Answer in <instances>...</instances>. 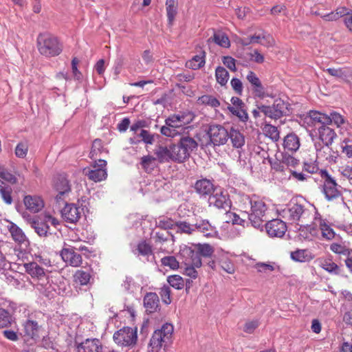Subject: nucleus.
I'll use <instances>...</instances> for the list:
<instances>
[{"mask_svg": "<svg viewBox=\"0 0 352 352\" xmlns=\"http://www.w3.org/2000/svg\"><path fill=\"white\" fill-rule=\"evenodd\" d=\"M240 202L244 206V208L250 206V210L248 214L252 226L263 231L264 223L267 221V207L265 203L255 195L250 196L245 194L240 196Z\"/></svg>", "mask_w": 352, "mask_h": 352, "instance_id": "1", "label": "nucleus"}, {"mask_svg": "<svg viewBox=\"0 0 352 352\" xmlns=\"http://www.w3.org/2000/svg\"><path fill=\"white\" fill-rule=\"evenodd\" d=\"M37 47L40 54L46 57L56 56L63 51L62 44L57 37L49 33H42L38 36Z\"/></svg>", "mask_w": 352, "mask_h": 352, "instance_id": "2", "label": "nucleus"}, {"mask_svg": "<svg viewBox=\"0 0 352 352\" xmlns=\"http://www.w3.org/2000/svg\"><path fill=\"white\" fill-rule=\"evenodd\" d=\"M173 326L170 323L164 324L159 329L155 330L148 344V352H159L164 344L168 342L173 333Z\"/></svg>", "mask_w": 352, "mask_h": 352, "instance_id": "3", "label": "nucleus"}, {"mask_svg": "<svg viewBox=\"0 0 352 352\" xmlns=\"http://www.w3.org/2000/svg\"><path fill=\"white\" fill-rule=\"evenodd\" d=\"M214 251V248L210 244H198L196 251L191 248L185 247L180 251V255L192 258V264L197 268H199L202 265L201 256L210 258L213 254Z\"/></svg>", "mask_w": 352, "mask_h": 352, "instance_id": "4", "label": "nucleus"}, {"mask_svg": "<svg viewBox=\"0 0 352 352\" xmlns=\"http://www.w3.org/2000/svg\"><path fill=\"white\" fill-rule=\"evenodd\" d=\"M319 174L322 180L323 193L328 201L333 200L341 195L339 186L335 179L332 177L327 170H320Z\"/></svg>", "mask_w": 352, "mask_h": 352, "instance_id": "5", "label": "nucleus"}, {"mask_svg": "<svg viewBox=\"0 0 352 352\" xmlns=\"http://www.w3.org/2000/svg\"><path fill=\"white\" fill-rule=\"evenodd\" d=\"M107 162L104 160H95L90 167L83 168V174L88 177L90 180L99 182L105 179L107 177Z\"/></svg>", "mask_w": 352, "mask_h": 352, "instance_id": "6", "label": "nucleus"}, {"mask_svg": "<svg viewBox=\"0 0 352 352\" xmlns=\"http://www.w3.org/2000/svg\"><path fill=\"white\" fill-rule=\"evenodd\" d=\"M137 329L126 327L113 334V340L119 345L133 346L137 342Z\"/></svg>", "mask_w": 352, "mask_h": 352, "instance_id": "7", "label": "nucleus"}, {"mask_svg": "<svg viewBox=\"0 0 352 352\" xmlns=\"http://www.w3.org/2000/svg\"><path fill=\"white\" fill-rule=\"evenodd\" d=\"M54 189L57 192L55 197L56 203L59 207L65 201L71 192L72 187L69 181L64 175H59L54 182Z\"/></svg>", "mask_w": 352, "mask_h": 352, "instance_id": "8", "label": "nucleus"}, {"mask_svg": "<svg viewBox=\"0 0 352 352\" xmlns=\"http://www.w3.org/2000/svg\"><path fill=\"white\" fill-rule=\"evenodd\" d=\"M64 207L60 210L61 217L69 223L76 224L81 217L83 209L77 206L75 204H68L66 200L61 206Z\"/></svg>", "mask_w": 352, "mask_h": 352, "instance_id": "9", "label": "nucleus"}, {"mask_svg": "<svg viewBox=\"0 0 352 352\" xmlns=\"http://www.w3.org/2000/svg\"><path fill=\"white\" fill-rule=\"evenodd\" d=\"M208 203L210 206H213L218 209H222L225 211L229 210L231 207V201L228 194L221 189H216L210 195Z\"/></svg>", "mask_w": 352, "mask_h": 352, "instance_id": "10", "label": "nucleus"}, {"mask_svg": "<svg viewBox=\"0 0 352 352\" xmlns=\"http://www.w3.org/2000/svg\"><path fill=\"white\" fill-rule=\"evenodd\" d=\"M208 134L210 142L214 146H220L225 144L228 140V131L220 124L210 125Z\"/></svg>", "mask_w": 352, "mask_h": 352, "instance_id": "11", "label": "nucleus"}, {"mask_svg": "<svg viewBox=\"0 0 352 352\" xmlns=\"http://www.w3.org/2000/svg\"><path fill=\"white\" fill-rule=\"evenodd\" d=\"M74 345L76 352H103L104 349L101 341L98 338H87L81 342L75 340Z\"/></svg>", "mask_w": 352, "mask_h": 352, "instance_id": "12", "label": "nucleus"}, {"mask_svg": "<svg viewBox=\"0 0 352 352\" xmlns=\"http://www.w3.org/2000/svg\"><path fill=\"white\" fill-rule=\"evenodd\" d=\"M266 232L270 237H283L287 231L286 223L279 219H274L264 224Z\"/></svg>", "mask_w": 352, "mask_h": 352, "instance_id": "13", "label": "nucleus"}, {"mask_svg": "<svg viewBox=\"0 0 352 352\" xmlns=\"http://www.w3.org/2000/svg\"><path fill=\"white\" fill-rule=\"evenodd\" d=\"M304 206L298 203H290L287 208L283 210V217L292 221H299L305 213Z\"/></svg>", "mask_w": 352, "mask_h": 352, "instance_id": "14", "label": "nucleus"}, {"mask_svg": "<svg viewBox=\"0 0 352 352\" xmlns=\"http://www.w3.org/2000/svg\"><path fill=\"white\" fill-rule=\"evenodd\" d=\"M246 79L250 83L252 90L256 97L263 98L266 96L264 86L254 72L250 71L246 76Z\"/></svg>", "mask_w": 352, "mask_h": 352, "instance_id": "15", "label": "nucleus"}, {"mask_svg": "<svg viewBox=\"0 0 352 352\" xmlns=\"http://www.w3.org/2000/svg\"><path fill=\"white\" fill-rule=\"evenodd\" d=\"M63 260L72 267H78L82 264V256L71 247L63 248L60 252Z\"/></svg>", "mask_w": 352, "mask_h": 352, "instance_id": "16", "label": "nucleus"}, {"mask_svg": "<svg viewBox=\"0 0 352 352\" xmlns=\"http://www.w3.org/2000/svg\"><path fill=\"white\" fill-rule=\"evenodd\" d=\"M193 230L194 232L197 231L208 237L213 236L217 234L216 228L207 219H197L195 223H193Z\"/></svg>", "mask_w": 352, "mask_h": 352, "instance_id": "17", "label": "nucleus"}, {"mask_svg": "<svg viewBox=\"0 0 352 352\" xmlns=\"http://www.w3.org/2000/svg\"><path fill=\"white\" fill-rule=\"evenodd\" d=\"M319 138L325 145L326 148L329 151L331 150L329 146L333 142V140L337 137L336 132L329 126L325 125H320L318 128Z\"/></svg>", "mask_w": 352, "mask_h": 352, "instance_id": "18", "label": "nucleus"}, {"mask_svg": "<svg viewBox=\"0 0 352 352\" xmlns=\"http://www.w3.org/2000/svg\"><path fill=\"white\" fill-rule=\"evenodd\" d=\"M241 43L243 46L249 45L251 43H260L264 46H272L274 44V39L270 34L263 33L261 35H253L243 38Z\"/></svg>", "mask_w": 352, "mask_h": 352, "instance_id": "19", "label": "nucleus"}, {"mask_svg": "<svg viewBox=\"0 0 352 352\" xmlns=\"http://www.w3.org/2000/svg\"><path fill=\"white\" fill-rule=\"evenodd\" d=\"M27 220L39 236L46 237L48 234H51L49 231L50 226L47 222L38 221L37 219L32 218L29 215H28Z\"/></svg>", "mask_w": 352, "mask_h": 352, "instance_id": "20", "label": "nucleus"}, {"mask_svg": "<svg viewBox=\"0 0 352 352\" xmlns=\"http://www.w3.org/2000/svg\"><path fill=\"white\" fill-rule=\"evenodd\" d=\"M194 188L195 191L201 196L211 195L216 190L212 182L207 179H202L195 182Z\"/></svg>", "mask_w": 352, "mask_h": 352, "instance_id": "21", "label": "nucleus"}, {"mask_svg": "<svg viewBox=\"0 0 352 352\" xmlns=\"http://www.w3.org/2000/svg\"><path fill=\"white\" fill-rule=\"evenodd\" d=\"M23 336L36 340L38 338L39 326L37 322L27 320L23 324Z\"/></svg>", "mask_w": 352, "mask_h": 352, "instance_id": "22", "label": "nucleus"}, {"mask_svg": "<svg viewBox=\"0 0 352 352\" xmlns=\"http://www.w3.org/2000/svg\"><path fill=\"white\" fill-rule=\"evenodd\" d=\"M144 306L150 314L155 312L160 306V299L156 293L148 292L144 297Z\"/></svg>", "mask_w": 352, "mask_h": 352, "instance_id": "23", "label": "nucleus"}, {"mask_svg": "<svg viewBox=\"0 0 352 352\" xmlns=\"http://www.w3.org/2000/svg\"><path fill=\"white\" fill-rule=\"evenodd\" d=\"M23 201L27 209L33 212H39L44 206L43 200L38 196L27 195Z\"/></svg>", "mask_w": 352, "mask_h": 352, "instance_id": "24", "label": "nucleus"}, {"mask_svg": "<svg viewBox=\"0 0 352 352\" xmlns=\"http://www.w3.org/2000/svg\"><path fill=\"white\" fill-rule=\"evenodd\" d=\"M166 125L179 129L180 132L184 131V126L188 122L185 121L184 114H173L165 120Z\"/></svg>", "mask_w": 352, "mask_h": 352, "instance_id": "25", "label": "nucleus"}, {"mask_svg": "<svg viewBox=\"0 0 352 352\" xmlns=\"http://www.w3.org/2000/svg\"><path fill=\"white\" fill-rule=\"evenodd\" d=\"M228 133V139L230 138L233 147L239 148L245 144V137L238 129L231 127Z\"/></svg>", "mask_w": 352, "mask_h": 352, "instance_id": "26", "label": "nucleus"}, {"mask_svg": "<svg viewBox=\"0 0 352 352\" xmlns=\"http://www.w3.org/2000/svg\"><path fill=\"white\" fill-rule=\"evenodd\" d=\"M25 272L32 278L41 279L45 276L44 269L36 262H30L23 265Z\"/></svg>", "mask_w": 352, "mask_h": 352, "instance_id": "27", "label": "nucleus"}, {"mask_svg": "<svg viewBox=\"0 0 352 352\" xmlns=\"http://www.w3.org/2000/svg\"><path fill=\"white\" fill-rule=\"evenodd\" d=\"M12 239L18 243H23L27 241V237L23 230L15 223L9 222L7 226Z\"/></svg>", "mask_w": 352, "mask_h": 352, "instance_id": "28", "label": "nucleus"}, {"mask_svg": "<svg viewBox=\"0 0 352 352\" xmlns=\"http://www.w3.org/2000/svg\"><path fill=\"white\" fill-rule=\"evenodd\" d=\"M283 146L285 150L296 152L300 147L298 137L294 133L287 134L284 138Z\"/></svg>", "mask_w": 352, "mask_h": 352, "instance_id": "29", "label": "nucleus"}, {"mask_svg": "<svg viewBox=\"0 0 352 352\" xmlns=\"http://www.w3.org/2000/svg\"><path fill=\"white\" fill-rule=\"evenodd\" d=\"M170 150L172 161L173 162L182 163L189 158L188 155L183 149V147L180 146V143L179 142L176 144L171 145Z\"/></svg>", "mask_w": 352, "mask_h": 352, "instance_id": "30", "label": "nucleus"}, {"mask_svg": "<svg viewBox=\"0 0 352 352\" xmlns=\"http://www.w3.org/2000/svg\"><path fill=\"white\" fill-rule=\"evenodd\" d=\"M141 141L146 144H152L154 142V135L145 129H141L140 134L129 139L131 144H138Z\"/></svg>", "mask_w": 352, "mask_h": 352, "instance_id": "31", "label": "nucleus"}, {"mask_svg": "<svg viewBox=\"0 0 352 352\" xmlns=\"http://www.w3.org/2000/svg\"><path fill=\"white\" fill-rule=\"evenodd\" d=\"M179 142L188 157H190V153L198 147L197 142L190 136L185 135L181 137Z\"/></svg>", "mask_w": 352, "mask_h": 352, "instance_id": "32", "label": "nucleus"}, {"mask_svg": "<svg viewBox=\"0 0 352 352\" xmlns=\"http://www.w3.org/2000/svg\"><path fill=\"white\" fill-rule=\"evenodd\" d=\"M206 52L204 50H201L199 54L194 56L190 60L186 63V67L196 70L198 69L205 65L206 60Z\"/></svg>", "mask_w": 352, "mask_h": 352, "instance_id": "33", "label": "nucleus"}, {"mask_svg": "<svg viewBox=\"0 0 352 352\" xmlns=\"http://www.w3.org/2000/svg\"><path fill=\"white\" fill-rule=\"evenodd\" d=\"M212 42L225 48H228L230 45V40L227 35L221 32H214L213 35L207 40L208 44Z\"/></svg>", "mask_w": 352, "mask_h": 352, "instance_id": "34", "label": "nucleus"}, {"mask_svg": "<svg viewBox=\"0 0 352 352\" xmlns=\"http://www.w3.org/2000/svg\"><path fill=\"white\" fill-rule=\"evenodd\" d=\"M170 151V146H169V148L166 146H159L154 150V154L156 155L155 158L160 163L172 161V155Z\"/></svg>", "mask_w": 352, "mask_h": 352, "instance_id": "35", "label": "nucleus"}, {"mask_svg": "<svg viewBox=\"0 0 352 352\" xmlns=\"http://www.w3.org/2000/svg\"><path fill=\"white\" fill-rule=\"evenodd\" d=\"M151 238L156 245H162L165 243L172 241L173 235L168 231H159L152 234ZM160 249H162L160 246Z\"/></svg>", "mask_w": 352, "mask_h": 352, "instance_id": "36", "label": "nucleus"}, {"mask_svg": "<svg viewBox=\"0 0 352 352\" xmlns=\"http://www.w3.org/2000/svg\"><path fill=\"white\" fill-rule=\"evenodd\" d=\"M320 266L330 274L334 275H339L341 274L340 267L331 259L320 260Z\"/></svg>", "mask_w": 352, "mask_h": 352, "instance_id": "37", "label": "nucleus"}, {"mask_svg": "<svg viewBox=\"0 0 352 352\" xmlns=\"http://www.w3.org/2000/svg\"><path fill=\"white\" fill-rule=\"evenodd\" d=\"M272 105L275 108V112L277 116L281 118L283 116H286L289 112V104L285 102L281 98H277L274 101Z\"/></svg>", "mask_w": 352, "mask_h": 352, "instance_id": "38", "label": "nucleus"}, {"mask_svg": "<svg viewBox=\"0 0 352 352\" xmlns=\"http://www.w3.org/2000/svg\"><path fill=\"white\" fill-rule=\"evenodd\" d=\"M14 320L12 314L10 311L3 308H0V328L10 326Z\"/></svg>", "mask_w": 352, "mask_h": 352, "instance_id": "39", "label": "nucleus"}, {"mask_svg": "<svg viewBox=\"0 0 352 352\" xmlns=\"http://www.w3.org/2000/svg\"><path fill=\"white\" fill-rule=\"evenodd\" d=\"M133 252L143 256H148L153 254L152 247L144 240L138 243Z\"/></svg>", "mask_w": 352, "mask_h": 352, "instance_id": "40", "label": "nucleus"}, {"mask_svg": "<svg viewBox=\"0 0 352 352\" xmlns=\"http://www.w3.org/2000/svg\"><path fill=\"white\" fill-rule=\"evenodd\" d=\"M157 159L151 155L143 156L141 158L140 164L142 168L147 173L152 172L156 167L155 161Z\"/></svg>", "mask_w": 352, "mask_h": 352, "instance_id": "41", "label": "nucleus"}, {"mask_svg": "<svg viewBox=\"0 0 352 352\" xmlns=\"http://www.w3.org/2000/svg\"><path fill=\"white\" fill-rule=\"evenodd\" d=\"M309 119L313 120L315 122L320 124V125H325L330 124L329 118L327 117V115L324 113H322L319 111H310L309 113Z\"/></svg>", "mask_w": 352, "mask_h": 352, "instance_id": "42", "label": "nucleus"}, {"mask_svg": "<svg viewBox=\"0 0 352 352\" xmlns=\"http://www.w3.org/2000/svg\"><path fill=\"white\" fill-rule=\"evenodd\" d=\"M176 221L166 217H160L155 221L157 228H162L166 231L167 230L173 229L175 227Z\"/></svg>", "mask_w": 352, "mask_h": 352, "instance_id": "43", "label": "nucleus"}, {"mask_svg": "<svg viewBox=\"0 0 352 352\" xmlns=\"http://www.w3.org/2000/svg\"><path fill=\"white\" fill-rule=\"evenodd\" d=\"M186 259L184 261L185 267H184V274L192 278H196L198 276V272L195 270L197 267L192 263V258L190 257H185Z\"/></svg>", "mask_w": 352, "mask_h": 352, "instance_id": "44", "label": "nucleus"}, {"mask_svg": "<svg viewBox=\"0 0 352 352\" xmlns=\"http://www.w3.org/2000/svg\"><path fill=\"white\" fill-rule=\"evenodd\" d=\"M215 77L217 81L221 86H224L229 79V73L224 67L219 66L215 69Z\"/></svg>", "mask_w": 352, "mask_h": 352, "instance_id": "45", "label": "nucleus"}, {"mask_svg": "<svg viewBox=\"0 0 352 352\" xmlns=\"http://www.w3.org/2000/svg\"><path fill=\"white\" fill-rule=\"evenodd\" d=\"M74 278L76 283L81 285H87L89 283L91 275L88 272L78 270L75 272Z\"/></svg>", "mask_w": 352, "mask_h": 352, "instance_id": "46", "label": "nucleus"}, {"mask_svg": "<svg viewBox=\"0 0 352 352\" xmlns=\"http://www.w3.org/2000/svg\"><path fill=\"white\" fill-rule=\"evenodd\" d=\"M175 227H177V232L184 233L187 234H192L194 233L193 223L186 221H176Z\"/></svg>", "mask_w": 352, "mask_h": 352, "instance_id": "47", "label": "nucleus"}, {"mask_svg": "<svg viewBox=\"0 0 352 352\" xmlns=\"http://www.w3.org/2000/svg\"><path fill=\"white\" fill-rule=\"evenodd\" d=\"M326 72L332 76L345 78L346 77H352V72L342 68H328Z\"/></svg>", "mask_w": 352, "mask_h": 352, "instance_id": "48", "label": "nucleus"}, {"mask_svg": "<svg viewBox=\"0 0 352 352\" xmlns=\"http://www.w3.org/2000/svg\"><path fill=\"white\" fill-rule=\"evenodd\" d=\"M320 228L322 232V236L328 239L331 240L334 238L335 232L325 222L324 220H320Z\"/></svg>", "mask_w": 352, "mask_h": 352, "instance_id": "49", "label": "nucleus"}, {"mask_svg": "<svg viewBox=\"0 0 352 352\" xmlns=\"http://www.w3.org/2000/svg\"><path fill=\"white\" fill-rule=\"evenodd\" d=\"M167 281L171 287L177 289H182L185 285L184 279L179 275L169 276L167 278Z\"/></svg>", "mask_w": 352, "mask_h": 352, "instance_id": "50", "label": "nucleus"}, {"mask_svg": "<svg viewBox=\"0 0 352 352\" xmlns=\"http://www.w3.org/2000/svg\"><path fill=\"white\" fill-rule=\"evenodd\" d=\"M291 258L298 262H305L311 259L308 252L305 250H298L291 253Z\"/></svg>", "mask_w": 352, "mask_h": 352, "instance_id": "51", "label": "nucleus"}, {"mask_svg": "<svg viewBox=\"0 0 352 352\" xmlns=\"http://www.w3.org/2000/svg\"><path fill=\"white\" fill-rule=\"evenodd\" d=\"M282 160L283 164H285L287 169H289L291 172L290 168H294L296 165L298 164V160L290 155L289 154L285 153L282 154Z\"/></svg>", "mask_w": 352, "mask_h": 352, "instance_id": "52", "label": "nucleus"}, {"mask_svg": "<svg viewBox=\"0 0 352 352\" xmlns=\"http://www.w3.org/2000/svg\"><path fill=\"white\" fill-rule=\"evenodd\" d=\"M163 265L169 267L171 270H177L179 267V263L173 256H168L161 259Z\"/></svg>", "mask_w": 352, "mask_h": 352, "instance_id": "53", "label": "nucleus"}, {"mask_svg": "<svg viewBox=\"0 0 352 352\" xmlns=\"http://www.w3.org/2000/svg\"><path fill=\"white\" fill-rule=\"evenodd\" d=\"M102 148V141L99 139H96L92 144L91 150L89 153L90 158L96 160L98 155L101 153Z\"/></svg>", "mask_w": 352, "mask_h": 352, "instance_id": "54", "label": "nucleus"}, {"mask_svg": "<svg viewBox=\"0 0 352 352\" xmlns=\"http://www.w3.org/2000/svg\"><path fill=\"white\" fill-rule=\"evenodd\" d=\"M258 109L261 111V112L263 113L265 116H267L274 120L280 118L279 116H276V113L275 112L276 109L273 105H261L258 107Z\"/></svg>", "mask_w": 352, "mask_h": 352, "instance_id": "55", "label": "nucleus"}, {"mask_svg": "<svg viewBox=\"0 0 352 352\" xmlns=\"http://www.w3.org/2000/svg\"><path fill=\"white\" fill-rule=\"evenodd\" d=\"M160 133L164 136L174 138L180 134L182 132H180L179 129H177L174 127H170L165 124V125L160 128Z\"/></svg>", "mask_w": 352, "mask_h": 352, "instance_id": "56", "label": "nucleus"}, {"mask_svg": "<svg viewBox=\"0 0 352 352\" xmlns=\"http://www.w3.org/2000/svg\"><path fill=\"white\" fill-rule=\"evenodd\" d=\"M265 131L266 135L273 141L276 142L279 139V131L277 127L272 124H267L265 126Z\"/></svg>", "mask_w": 352, "mask_h": 352, "instance_id": "57", "label": "nucleus"}, {"mask_svg": "<svg viewBox=\"0 0 352 352\" xmlns=\"http://www.w3.org/2000/svg\"><path fill=\"white\" fill-rule=\"evenodd\" d=\"M199 100L203 104L212 107H217L220 105L219 101L215 97L210 95H204L201 96Z\"/></svg>", "mask_w": 352, "mask_h": 352, "instance_id": "58", "label": "nucleus"}, {"mask_svg": "<svg viewBox=\"0 0 352 352\" xmlns=\"http://www.w3.org/2000/svg\"><path fill=\"white\" fill-rule=\"evenodd\" d=\"M28 151V143L26 142H21L16 145L15 154L18 157L23 158L26 156Z\"/></svg>", "mask_w": 352, "mask_h": 352, "instance_id": "59", "label": "nucleus"}, {"mask_svg": "<svg viewBox=\"0 0 352 352\" xmlns=\"http://www.w3.org/2000/svg\"><path fill=\"white\" fill-rule=\"evenodd\" d=\"M160 294L164 303L166 305L170 304V289L168 285H164L160 289Z\"/></svg>", "mask_w": 352, "mask_h": 352, "instance_id": "60", "label": "nucleus"}, {"mask_svg": "<svg viewBox=\"0 0 352 352\" xmlns=\"http://www.w3.org/2000/svg\"><path fill=\"white\" fill-rule=\"evenodd\" d=\"M12 189L9 186H2L0 188V194L3 201L7 204H11L12 202V198L11 196Z\"/></svg>", "mask_w": 352, "mask_h": 352, "instance_id": "61", "label": "nucleus"}, {"mask_svg": "<svg viewBox=\"0 0 352 352\" xmlns=\"http://www.w3.org/2000/svg\"><path fill=\"white\" fill-rule=\"evenodd\" d=\"M330 250L336 254L345 256L351 250L347 249L344 245L336 243H333L330 245Z\"/></svg>", "mask_w": 352, "mask_h": 352, "instance_id": "62", "label": "nucleus"}, {"mask_svg": "<svg viewBox=\"0 0 352 352\" xmlns=\"http://www.w3.org/2000/svg\"><path fill=\"white\" fill-rule=\"evenodd\" d=\"M258 326V320H248L245 323L243 330L247 333H252Z\"/></svg>", "mask_w": 352, "mask_h": 352, "instance_id": "63", "label": "nucleus"}, {"mask_svg": "<svg viewBox=\"0 0 352 352\" xmlns=\"http://www.w3.org/2000/svg\"><path fill=\"white\" fill-rule=\"evenodd\" d=\"M220 267L228 274H233L234 272V265L228 258L222 259L220 261Z\"/></svg>", "mask_w": 352, "mask_h": 352, "instance_id": "64", "label": "nucleus"}]
</instances>
